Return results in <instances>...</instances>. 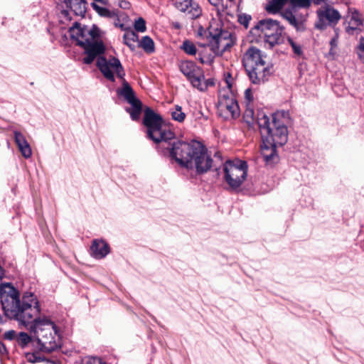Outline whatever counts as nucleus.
<instances>
[{
	"label": "nucleus",
	"mask_w": 364,
	"mask_h": 364,
	"mask_svg": "<svg viewBox=\"0 0 364 364\" xmlns=\"http://www.w3.org/2000/svg\"><path fill=\"white\" fill-rule=\"evenodd\" d=\"M1 292V303L4 315L28 326L42 350L51 352L60 346V337L56 325L47 317H38L40 306L37 297L31 292L23 294L21 300L18 290L7 285Z\"/></svg>",
	"instance_id": "obj_1"
},
{
	"label": "nucleus",
	"mask_w": 364,
	"mask_h": 364,
	"mask_svg": "<svg viewBox=\"0 0 364 364\" xmlns=\"http://www.w3.org/2000/svg\"><path fill=\"white\" fill-rule=\"evenodd\" d=\"M69 32L71 38L84 48L87 55L83 58L85 64H90L97 58V66L105 77L114 82L116 74L119 78L123 79L125 73L120 61L116 58L107 60L100 56L104 53L105 47L101 40L100 31L96 26H81L80 23L75 22Z\"/></svg>",
	"instance_id": "obj_2"
},
{
	"label": "nucleus",
	"mask_w": 364,
	"mask_h": 364,
	"mask_svg": "<svg viewBox=\"0 0 364 364\" xmlns=\"http://www.w3.org/2000/svg\"><path fill=\"white\" fill-rule=\"evenodd\" d=\"M144 124L147 128L148 136L156 143L167 141L175 137L172 131L163 126L161 117L149 108L144 111Z\"/></svg>",
	"instance_id": "obj_3"
},
{
	"label": "nucleus",
	"mask_w": 364,
	"mask_h": 364,
	"mask_svg": "<svg viewBox=\"0 0 364 364\" xmlns=\"http://www.w3.org/2000/svg\"><path fill=\"white\" fill-rule=\"evenodd\" d=\"M289 113L284 110L277 112L272 116V126L264 139L278 146H283L287 141L288 132L287 124L289 121Z\"/></svg>",
	"instance_id": "obj_4"
},
{
	"label": "nucleus",
	"mask_w": 364,
	"mask_h": 364,
	"mask_svg": "<svg viewBox=\"0 0 364 364\" xmlns=\"http://www.w3.org/2000/svg\"><path fill=\"white\" fill-rule=\"evenodd\" d=\"M224 178L229 186L233 189L240 187L247 178V166L241 160L228 161L223 166Z\"/></svg>",
	"instance_id": "obj_5"
},
{
	"label": "nucleus",
	"mask_w": 364,
	"mask_h": 364,
	"mask_svg": "<svg viewBox=\"0 0 364 364\" xmlns=\"http://www.w3.org/2000/svg\"><path fill=\"white\" fill-rule=\"evenodd\" d=\"M196 144H199V142L187 143L177 141L173 144L170 154L180 166L188 168L192 166L191 161L197 148Z\"/></svg>",
	"instance_id": "obj_6"
},
{
	"label": "nucleus",
	"mask_w": 364,
	"mask_h": 364,
	"mask_svg": "<svg viewBox=\"0 0 364 364\" xmlns=\"http://www.w3.org/2000/svg\"><path fill=\"white\" fill-rule=\"evenodd\" d=\"M196 144H199V142L187 143L177 141L173 144L170 154L180 166L188 168L192 166L191 161L197 148Z\"/></svg>",
	"instance_id": "obj_7"
},
{
	"label": "nucleus",
	"mask_w": 364,
	"mask_h": 364,
	"mask_svg": "<svg viewBox=\"0 0 364 364\" xmlns=\"http://www.w3.org/2000/svg\"><path fill=\"white\" fill-rule=\"evenodd\" d=\"M181 72L188 78L192 85L200 91L208 88V82L203 81L202 70L192 61H183L180 64Z\"/></svg>",
	"instance_id": "obj_8"
},
{
	"label": "nucleus",
	"mask_w": 364,
	"mask_h": 364,
	"mask_svg": "<svg viewBox=\"0 0 364 364\" xmlns=\"http://www.w3.org/2000/svg\"><path fill=\"white\" fill-rule=\"evenodd\" d=\"M256 28L261 31L265 41L271 47L278 43L283 32V28L279 25L277 21L265 19L260 21Z\"/></svg>",
	"instance_id": "obj_9"
},
{
	"label": "nucleus",
	"mask_w": 364,
	"mask_h": 364,
	"mask_svg": "<svg viewBox=\"0 0 364 364\" xmlns=\"http://www.w3.org/2000/svg\"><path fill=\"white\" fill-rule=\"evenodd\" d=\"M196 146L197 148L191 161L192 166L188 169H195L199 174L206 173L213 166V159L207 149L200 143Z\"/></svg>",
	"instance_id": "obj_10"
},
{
	"label": "nucleus",
	"mask_w": 364,
	"mask_h": 364,
	"mask_svg": "<svg viewBox=\"0 0 364 364\" xmlns=\"http://www.w3.org/2000/svg\"><path fill=\"white\" fill-rule=\"evenodd\" d=\"M210 38H211L209 42L211 46V50L215 55H221L224 52L231 48L235 42L234 36L228 31H220L213 35L209 31Z\"/></svg>",
	"instance_id": "obj_11"
},
{
	"label": "nucleus",
	"mask_w": 364,
	"mask_h": 364,
	"mask_svg": "<svg viewBox=\"0 0 364 364\" xmlns=\"http://www.w3.org/2000/svg\"><path fill=\"white\" fill-rule=\"evenodd\" d=\"M218 112L224 119H235L240 115V109L234 97L220 95L219 97Z\"/></svg>",
	"instance_id": "obj_12"
},
{
	"label": "nucleus",
	"mask_w": 364,
	"mask_h": 364,
	"mask_svg": "<svg viewBox=\"0 0 364 364\" xmlns=\"http://www.w3.org/2000/svg\"><path fill=\"white\" fill-rule=\"evenodd\" d=\"M318 21L315 26L316 28L323 30L328 25L336 24L339 21L341 16L339 12L330 6H324L317 11Z\"/></svg>",
	"instance_id": "obj_13"
},
{
	"label": "nucleus",
	"mask_w": 364,
	"mask_h": 364,
	"mask_svg": "<svg viewBox=\"0 0 364 364\" xmlns=\"http://www.w3.org/2000/svg\"><path fill=\"white\" fill-rule=\"evenodd\" d=\"M245 69L251 82L257 85L264 83L271 74V68L267 61Z\"/></svg>",
	"instance_id": "obj_14"
},
{
	"label": "nucleus",
	"mask_w": 364,
	"mask_h": 364,
	"mask_svg": "<svg viewBox=\"0 0 364 364\" xmlns=\"http://www.w3.org/2000/svg\"><path fill=\"white\" fill-rule=\"evenodd\" d=\"M176 9L186 14L191 19L199 18L202 9L199 4L193 0H171Z\"/></svg>",
	"instance_id": "obj_15"
},
{
	"label": "nucleus",
	"mask_w": 364,
	"mask_h": 364,
	"mask_svg": "<svg viewBox=\"0 0 364 364\" xmlns=\"http://www.w3.org/2000/svg\"><path fill=\"white\" fill-rule=\"evenodd\" d=\"M346 22L348 23L346 31L348 34L354 35L361 31L363 18L357 9L348 8V14L346 16Z\"/></svg>",
	"instance_id": "obj_16"
},
{
	"label": "nucleus",
	"mask_w": 364,
	"mask_h": 364,
	"mask_svg": "<svg viewBox=\"0 0 364 364\" xmlns=\"http://www.w3.org/2000/svg\"><path fill=\"white\" fill-rule=\"evenodd\" d=\"M277 146L269 139H262L261 155L267 166H272L278 161L279 156L276 150Z\"/></svg>",
	"instance_id": "obj_17"
},
{
	"label": "nucleus",
	"mask_w": 364,
	"mask_h": 364,
	"mask_svg": "<svg viewBox=\"0 0 364 364\" xmlns=\"http://www.w3.org/2000/svg\"><path fill=\"white\" fill-rule=\"evenodd\" d=\"M266 58V55L259 49L251 46L245 53L242 62L245 68H252V66L257 64L265 62Z\"/></svg>",
	"instance_id": "obj_18"
},
{
	"label": "nucleus",
	"mask_w": 364,
	"mask_h": 364,
	"mask_svg": "<svg viewBox=\"0 0 364 364\" xmlns=\"http://www.w3.org/2000/svg\"><path fill=\"white\" fill-rule=\"evenodd\" d=\"M109 252V247L102 240H94L90 247V254L95 259H102Z\"/></svg>",
	"instance_id": "obj_19"
},
{
	"label": "nucleus",
	"mask_w": 364,
	"mask_h": 364,
	"mask_svg": "<svg viewBox=\"0 0 364 364\" xmlns=\"http://www.w3.org/2000/svg\"><path fill=\"white\" fill-rule=\"evenodd\" d=\"M14 135L15 142L23 156L26 159L30 158L32 155V151L25 136L18 131H14Z\"/></svg>",
	"instance_id": "obj_20"
},
{
	"label": "nucleus",
	"mask_w": 364,
	"mask_h": 364,
	"mask_svg": "<svg viewBox=\"0 0 364 364\" xmlns=\"http://www.w3.org/2000/svg\"><path fill=\"white\" fill-rule=\"evenodd\" d=\"M65 4L76 16H83L87 10L85 0H63Z\"/></svg>",
	"instance_id": "obj_21"
},
{
	"label": "nucleus",
	"mask_w": 364,
	"mask_h": 364,
	"mask_svg": "<svg viewBox=\"0 0 364 364\" xmlns=\"http://www.w3.org/2000/svg\"><path fill=\"white\" fill-rule=\"evenodd\" d=\"M257 123L260 130L262 139H264L270 133L272 122H270L269 118L267 114L261 112L257 113Z\"/></svg>",
	"instance_id": "obj_22"
},
{
	"label": "nucleus",
	"mask_w": 364,
	"mask_h": 364,
	"mask_svg": "<svg viewBox=\"0 0 364 364\" xmlns=\"http://www.w3.org/2000/svg\"><path fill=\"white\" fill-rule=\"evenodd\" d=\"M122 80V86L117 90L118 95L123 97L129 104H132L134 102H136L139 100L136 97L134 90L124 78Z\"/></svg>",
	"instance_id": "obj_23"
},
{
	"label": "nucleus",
	"mask_w": 364,
	"mask_h": 364,
	"mask_svg": "<svg viewBox=\"0 0 364 364\" xmlns=\"http://www.w3.org/2000/svg\"><path fill=\"white\" fill-rule=\"evenodd\" d=\"M131 107L127 109V111L130 114V116L133 120H136L139 118L141 114L142 105L140 100H137L134 102L132 104H130Z\"/></svg>",
	"instance_id": "obj_24"
},
{
	"label": "nucleus",
	"mask_w": 364,
	"mask_h": 364,
	"mask_svg": "<svg viewBox=\"0 0 364 364\" xmlns=\"http://www.w3.org/2000/svg\"><path fill=\"white\" fill-rule=\"evenodd\" d=\"M124 43L132 50L135 48V44L138 41V36L134 31H128L123 36Z\"/></svg>",
	"instance_id": "obj_25"
},
{
	"label": "nucleus",
	"mask_w": 364,
	"mask_h": 364,
	"mask_svg": "<svg viewBox=\"0 0 364 364\" xmlns=\"http://www.w3.org/2000/svg\"><path fill=\"white\" fill-rule=\"evenodd\" d=\"M140 46L146 52L152 53L154 50V43L153 40L149 36H144L140 43Z\"/></svg>",
	"instance_id": "obj_26"
},
{
	"label": "nucleus",
	"mask_w": 364,
	"mask_h": 364,
	"mask_svg": "<svg viewBox=\"0 0 364 364\" xmlns=\"http://www.w3.org/2000/svg\"><path fill=\"white\" fill-rule=\"evenodd\" d=\"M171 115L175 121L183 122L186 118V114L182 112L181 106L176 105L174 109L171 111Z\"/></svg>",
	"instance_id": "obj_27"
},
{
	"label": "nucleus",
	"mask_w": 364,
	"mask_h": 364,
	"mask_svg": "<svg viewBox=\"0 0 364 364\" xmlns=\"http://www.w3.org/2000/svg\"><path fill=\"white\" fill-rule=\"evenodd\" d=\"M93 9L97 12L99 15L104 17L111 18L114 16V13L104 6L98 5L97 3H92Z\"/></svg>",
	"instance_id": "obj_28"
},
{
	"label": "nucleus",
	"mask_w": 364,
	"mask_h": 364,
	"mask_svg": "<svg viewBox=\"0 0 364 364\" xmlns=\"http://www.w3.org/2000/svg\"><path fill=\"white\" fill-rule=\"evenodd\" d=\"M339 44V33L338 29L336 30L335 37L331 41V49L329 51V55L332 56V58H334L336 54L337 53V48Z\"/></svg>",
	"instance_id": "obj_29"
},
{
	"label": "nucleus",
	"mask_w": 364,
	"mask_h": 364,
	"mask_svg": "<svg viewBox=\"0 0 364 364\" xmlns=\"http://www.w3.org/2000/svg\"><path fill=\"white\" fill-rule=\"evenodd\" d=\"M31 341V336L25 332H21L17 336V342L21 348H25Z\"/></svg>",
	"instance_id": "obj_30"
},
{
	"label": "nucleus",
	"mask_w": 364,
	"mask_h": 364,
	"mask_svg": "<svg viewBox=\"0 0 364 364\" xmlns=\"http://www.w3.org/2000/svg\"><path fill=\"white\" fill-rule=\"evenodd\" d=\"M293 8H309L311 5V0H289Z\"/></svg>",
	"instance_id": "obj_31"
},
{
	"label": "nucleus",
	"mask_w": 364,
	"mask_h": 364,
	"mask_svg": "<svg viewBox=\"0 0 364 364\" xmlns=\"http://www.w3.org/2000/svg\"><path fill=\"white\" fill-rule=\"evenodd\" d=\"M282 16L293 26L299 28V23L295 16L290 11H285L282 13Z\"/></svg>",
	"instance_id": "obj_32"
},
{
	"label": "nucleus",
	"mask_w": 364,
	"mask_h": 364,
	"mask_svg": "<svg viewBox=\"0 0 364 364\" xmlns=\"http://www.w3.org/2000/svg\"><path fill=\"white\" fill-rule=\"evenodd\" d=\"M182 48L188 55H195L197 52L196 46L189 41H185L183 43Z\"/></svg>",
	"instance_id": "obj_33"
},
{
	"label": "nucleus",
	"mask_w": 364,
	"mask_h": 364,
	"mask_svg": "<svg viewBox=\"0 0 364 364\" xmlns=\"http://www.w3.org/2000/svg\"><path fill=\"white\" fill-rule=\"evenodd\" d=\"M80 364H105L98 357L85 356L80 360Z\"/></svg>",
	"instance_id": "obj_34"
},
{
	"label": "nucleus",
	"mask_w": 364,
	"mask_h": 364,
	"mask_svg": "<svg viewBox=\"0 0 364 364\" xmlns=\"http://www.w3.org/2000/svg\"><path fill=\"white\" fill-rule=\"evenodd\" d=\"M26 358L28 362L31 363H39L43 360V358L40 356L38 353H27L26 354Z\"/></svg>",
	"instance_id": "obj_35"
},
{
	"label": "nucleus",
	"mask_w": 364,
	"mask_h": 364,
	"mask_svg": "<svg viewBox=\"0 0 364 364\" xmlns=\"http://www.w3.org/2000/svg\"><path fill=\"white\" fill-rule=\"evenodd\" d=\"M134 28L139 32L143 33L146 31V22L143 18H139L135 21Z\"/></svg>",
	"instance_id": "obj_36"
},
{
	"label": "nucleus",
	"mask_w": 364,
	"mask_h": 364,
	"mask_svg": "<svg viewBox=\"0 0 364 364\" xmlns=\"http://www.w3.org/2000/svg\"><path fill=\"white\" fill-rule=\"evenodd\" d=\"M209 3L216 8L218 11H224L226 6L224 5L223 0H208Z\"/></svg>",
	"instance_id": "obj_37"
},
{
	"label": "nucleus",
	"mask_w": 364,
	"mask_h": 364,
	"mask_svg": "<svg viewBox=\"0 0 364 364\" xmlns=\"http://www.w3.org/2000/svg\"><path fill=\"white\" fill-rule=\"evenodd\" d=\"M357 53L359 58L364 62V38L360 39L359 44L357 47Z\"/></svg>",
	"instance_id": "obj_38"
},
{
	"label": "nucleus",
	"mask_w": 364,
	"mask_h": 364,
	"mask_svg": "<svg viewBox=\"0 0 364 364\" xmlns=\"http://www.w3.org/2000/svg\"><path fill=\"white\" fill-rule=\"evenodd\" d=\"M244 118L247 124H252L255 121L254 112L252 109H247L244 114Z\"/></svg>",
	"instance_id": "obj_39"
},
{
	"label": "nucleus",
	"mask_w": 364,
	"mask_h": 364,
	"mask_svg": "<svg viewBox=\"0 0 364 364\" xmlns=\"http://www.w3.org/2000/svg\"><path fill=\"white\" fill-rule=\"evenodd\" d=\"M288 42L291 45L295 54L300 55L302 53V49L301 46L296 43L291 38H288Z\"/></svg>",
	"instance_id": "obj_40"
},
{
	"label": "nucleus",
	"mask_w": 364,
	"mask_h": 364,
	"mask_svg": "<svg viewBox=\"0 0 364 364\" xmlns=\"http://www.w3.org/2000/svg\"><path fill=\"white\" fill-rule=\"evenodd\" d=\"M16 332L14 330H10L4 333V338L8 341H13L14 339L17 340Z\"/></svg>",
	"instance_id": "obj_41"
},
{
	"label": "nucleus",
	"mask_w": 364,
	"mask_h": 364,
	"mask_svg": "<svg viewBox=\"0 0 364 364\" xmlns=\"http://www.w3.org/2000/svg\"><path fill=\"white\" fill-rule=\"evenodd\" d=\"M251 17L247 15H241L239 16V22L244 25L245 27L248 26V23Z\"/></svg>",
	"instance_id": "obj_42"
},
{
	"label": "nucleus",
	"mask_w": 364,
	"mask_h": 364,
	"mask_svg": "<svg viewBox=\"0 0 364 364\" xmlns=\"http://www.w3.org/2000/svg\"><path fill=\"white\" fill-rule=\"evenodd\" d=\"M197 33H198V36H200V37H206V38L210 37V34L208 33V36L207 31L202 27H200L198 28Z\"/></svg>",
	"instance_id": "obj_43"
},
{
	"label": "nucleus",
	"mask_w": 364,
	"mask_h": 364,
	"mask_svg": "<svg viewBox=\"0 0 364 364\" xmlns=\"http://www.w3.org/2000/svg\"><path fill=\"white\" fill-rule=\"evenodd\" d=\"M245 96L248 102H251L253 100V95L250 89H247L245 92Z\"/></svg>",
	"instance_id": "obj_44"
},
{
	"label": "nucleus",
	"mask_w": 364,
	"mask_h": 364,
	"mask_svg": "<svg viewBox=\"0 0 364 364\" xmlns=\"http://www.w3.org/2000/svg\"><path fill=\"white\" fill-rule=\"evenodd\" d=\"M6 353L7 350L6 346L2 342L0 341V355H3L6 354Z\"/></svg>",
	"instance_id": "obj_45"
},
{
	"label": "nucleus",
	"mask_w": 364,
	"mask_h": 364,
	"mask_svg": "<svg viewBox=\"0 0 364 364\" xmlns=\"http://www.w3.org/2000/svg\"><path fill=\"white\" fill-rule=\"evenodd\" d=\"M200 60L202 63H207L208 61H210V58H208L207 59H205L203 57H200Z\"/></svg>",
	"instance_id": "obj_46"
},
{
	"label": "nucleus",
	"mask_w": 364,
	"mask_h": 364,
	"mask_svg": "<svg viewBox=\"0 0 364 364\" xmlns=\"http://www.w3.org/2000/svg\"><path fill=\"white\" fill-rule=\"evenodd\" d=\"M203 81H204V82H208V87L209 86H212V85H213V82L211 80H205L204 77H203Z\"/></svg>",
	"instance_id": "obj_47"
},
{
	"label": "nucleus",
	"mask_w": 364,
	"mask_h": 364,
	"mask_svg": "<svg viewBox=\"0 0 364 364\" xmlns=\"http://www.w3.org/2000/svg\"><path fill=\"white\" fill-rule=\"evenodd\" d=\"M325 0H313L314 4L318 5L323 2Z\"/></svg>",
	"instance_id": "obj_48"
},
{
	"label": "nucleus",
	"mask_w": 364,
	"mask_h": 364,
	"mask_svg": "<svg viewBox=\"0 0 364 364\" xmlns=\"http://www.w3.org/2000/svg\"><path fill=\"white\" fill-rule=\"evenodd\" d=\"M62 15L64 16L65 17H67L68 16V11H62Z\"/></svg>",
	"instance_id": "obj_49"
},
{
	"label": "nucleus",
	"mask_w": 364,
	"mask_h": 364,
	"mask_svg": "<svg viewBox=\"0 0 364 364\" xmlns=\"http://www.w3.org/2000/svg\"><path fill=\"white\" fill-rule=\"evenodd\" d=\"M226 84H227L228 87L229 89H230L231 85L230 84V82L228 80H226Z\"/></svg>",
	"instance_id": "obj_50"
},
{
	"label": "nucleus",
	"mask_w": 364,
	"mask_h": 364,
	"mask_svg": "<svg viewBox=\"0 0 364 364\" xmlns=\"http://www.w3.org/2000/svg\"><path fill=\"white\" fill-rule=\"evenodd\" d=\"M334 92L337 93L338 91L336 90V87H333Z\"/></svg>",
	"instance_id": "obj_51"
},
{
	"label": "nucleus",
	"mask_w": 364,
	"mask_h": 364,
	"mask_svg": "<svg viewBox=\"0 0 364 364\" xmlns=\"http://www.w3.org/2000/svg\"><path fill=\"white\" fill-rule=\"evenodd\" d=\"M230 1H233L234 0H229Z\"/></svg>",
	"instance_id": "obj_52"
}]
</instances>
